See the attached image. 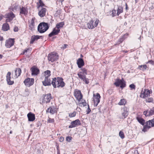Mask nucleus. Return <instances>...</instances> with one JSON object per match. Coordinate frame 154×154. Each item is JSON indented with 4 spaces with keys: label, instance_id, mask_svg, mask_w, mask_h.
<instances>
[{
    "label": "nucleus",
    "instance_id": "nucleus-1",
    "mask_svg": "<svg viewBox=\"0 0 154 154\" xmlns=\"http://www.w3.org/2000/svg\"><path fill=\"white\" fill-rule=\"evenodd\" d=\"M49 28L48 23L45 22L41 23L38 26V31L40 33H43L46 31Z\"/></svg>",
    "mask_w": 154,
    "mask_h": 154
},
{
    "label": "nucleus",
    "instance_id": "nucleus-2",
    "mask_svg": "<svg viewBox=\"0 0 154 154\" xmlns=\"http://www.w3.org/2000/svg\"><path fill=\"white\" fill-rule=\"evenodd\" d=\"M58 58V54L55 52H52L49 54L48 56V59L49 61L53 62L57 60Z\"/></svg>",
    "mask_w": 154,
    "mask_h": 154
},
{
    "label": "nucleus",
    "instance_id": "nucleus-3",
    "mask_svg": "<svg viewBox=\"0 0 154 154\" xmlns=\"http://www.w3.org/2000/svg\"><path fill=\"white\" fill-rule=\"evenodd\" d=\"M153 126H154V119L149 120L147 122L145 125L144 126L143 131L145 132L147 131V129H149L151 127Z\"/></svg>",
    "mask_w": 154,
    "mask_h": 154
},
{
    "label": "nucleus",
    "instance_id": "nucleus-4",
    "mask_svg": "<svg viewBox=\"0 0 154 154\" xmlns=\"http://www.w3.org/2000/svg\"><path fill=\"white\" fill-rule=\"evenodd\" d=\"M77 75L79 77L85 82V83L88 84L89 83V79L88 78H86V75L83 74L81 72H79Z\"/></svg>",
    "mask_w": 154,
    "mask_h": 154
},
{
    "label": "nucleus",
    "instance_id": "nucleus-5",
    "mask_svg": "<svg viewBox=\"0 0 154 154\" xmlns=\"http://www.w3.org/2000/svg\"><path fill=\"white\" fill-rule=\"evenodd\" d=\"M5 16V17L7 18L6 20V22H11L15 17L14 14L12 12L6 14Z\"/></svg>",
    "mask_w": 154,
    "mask_h": 154
},
{
    "label": "nucleus",
    "instance_id": "nucleus-6",
    "mask_svg": "<svg viewBox=\"0 0 154 154\" xmlns=\"http://www.w3.org/2000/svg\"><path fill=\"white\" fill-rule=\"evenodd\" d=\"M43 95L44 97L42 100V103H45L49 102L52 98L51 94L49 93Z\"/></svg>",
    "mask_w": 154,
    "mask_h": 154
},
{
    "label": "nucleus",
    "instance_id": "nucleus-7",
    "mask_svg": "<svg viewBox=\"0 0 154 154\" xmlns=\"http://www.w3.org/2000/svg\"><path fill=\"white\" fill-rule=\"evenodd\" d=\"M74 95L79 102L80 101L82 98V95L81 91L79 90H75V91Z\"/></svg>",
    "mask_w": 154,
    "mask_h": 154
},
{
    "label": "nucleus",
    "instance_id": "nucleus-8",
    "mask_svg": "<svg viewBox=\"0 0 154 154\" xmlns=\"http://www.w3.org/2000/svg\"><path fill=\"white\" fill-rule=\"evenodd\" d=\"M34 82V79L28 78L26 79L24 81V83L25 85L27 87H30L32 85Z\"/></svg>",
    "mask_w": 154,
    "mask_h": 154
},
{
    "label": "nucleus",
    "instance_id": "nucleus-9",
    "mask_svg": "<svg viewBox=\"0 0 154 154\" xmlns=\"http://www.w3.org/2000/svg\"><path fill=\"white\" fill-rule=\"evenodd\" d=\"M71 125L69 126V128H72L78 126L81 124L80 121L79 119L72 121Z\"/></svg>",
    "mask_w": 154,
    "mask_h": 154
},
{
    "label": "nucleus",
    "instance_id": "nucleus-10",
    "mask_svg": "<svg viewBox=\"0 0 154 154\" xmlns=\"http://www.w3.org/2000/svg\"><path fill=\"white\" fill-rule=\"evenodd\" d=\"M14 39H9L6 41L5 46L7 48H10L14 45Z\"/></svg>",
    "mask_w": 154,
    "mask_h": 154
},
{
    "label": "nucleus",
    "instance_id": "nucleus-11",
    "mask_svg": "<svg viewBox=\"0 0 154 154\" xmlns=\"http://www.w3.org/2000/svg\"><path fill=\"white\" fill-rule=\"evenodd\" d=\"M114 84L117 87L120 85V87L123 88L125 86V84L123 80L118 79L114 83Z\"/></svg>",
    "mask_w": 154,
    "mask_h": 154
},
{
    "label": "nucleus",
    "instance_id": "nucleus-12",
    "mask_svg": "<svg viewBox=\"0 0 154 154\" xmlns=\"http://www.w3.org/2000/svg\"><path fill=\"white\" fill-rule=\"evenodd\" d=\"M94 97L93 100L94 105H95L96 106H97L98 103L100 102V94L97 93L96 95H95L94 94Z\"/></svg>",
    "mask_w": 154,
    "mask_h": 154
},
{
    "label": "nucleus",
    "instance_id": "nucleus-13",
    "mask_svg": "<svg viewBox=\"0 0 154 154\" xmlns=\"http://www.w3.org/2000/svg\"><path fill=\"white\" fill-rule=\"evenodd\" d=\"M43 85L45 86H50L51 85V82L49 77H45L44 80L43 81Z\"/></svg>",
    "mask_w": 154,
    "mask_h": 154
},
{
    "label": "nucleus",
    "instance_id": "nucleus-14",
    "mask_svg": "<svg viewBox=\"0 0 154 154\" xmlns=\"http://www.w3.org/2000/svg\"><path fill=\"white\" fill-rule=\"evenodd\" d=\"M11 72H8L6 75V81L8 84L9 85H11L14 83L13 81H11Z\"/></svg>",
    "mask_w": 154,
    "mask_h": 154
},
{
    "label": "nucleus",
    "instance_id": "nucleus-15",
    "mask_svg": "<svg viewBox=\"0 0 154 154\" xmlns=\"http://www.w3.org/2000/svg\"><path fill=\"white\" fill-rule=\"evenodd\" d=\"M150 92L148 89H145L143 93H142L140 95V97L143 98L148 97L149 96Z\"/></svg>",
    "mask_w": 154,
    "mask_h": 154
},
{
    "label": "nucleus",
    "instance_id": "nucleus-16",
    "mask_svg": "<svg viewBox=\"0 0 154 154\" xmlns=\"http://www.w3.org/2000/svg\"><path fill=\"white\" fill-rule=\"evenodd\" d=\"M57 82L58 84L57 88H62L65 86V84L62 78L58 77Z\"/></svg>",
    "mask_w": 154,
    "mask_h": 154
},
{
    "label": "nucleus",
    "instance_id": "nucleus-17",
    "mask_svg": "<svg viewBox=\"0 0 154 154\" xmlns=\"http://www.w3.org/2000/svg\"><path fill=\"white\" fill-rule=\"evenodd\" d=\"M122 110V119H125L128 115V109L126 107H124Z\"/></svg>",
    "mask_w": 154,
    "mask_h": 154
},
{
    "label": "nucleus",
    "instance_id": "nucleus-18",
    "mask_svg": "<svg viewBox=\"0 0 154 154\" xmlns=\"http://www.w3.org/2000/svg\"><path fill=\"white\" fill-rule=\"evenodd\" d=\"M35 18H32L30 23L29 25V29L32 31H33L35 29Z\"/></svg>",
    "mask_w": 154,
    "mask_h": 154
},
{
    "label": "nucleus",
    "instance_id": "nucleus-19",
    "mask_svg": "<svg viewBox=\"0 0 154 154\" xmlns=\"http://www.w3.org/2000/svg\"><path fill=\"white\" fill-rule=\"evenodd\" d=\"M60 29H58L56 27L54 28L53 31L49 34V37H51L53 35H57L60 32Z\"/></svg>",
    "mask_w": 154,
    "mask_h": 154
},
{
    "label": "nucleus",
    "instance_id": "nucleus-20",
    "mask_svg": "<svg viewBox=\"0 0 154 154\" xmlns=\"http://www.w3.org/2000/svg\"><path fill=\"white\" fill-rule=\"evenodd\" d=\"M31 69L32 71V75H37L39 73V69L35 66H33Z\"/></svg>",
    "mask_w": 154,
    "mask_h": 154
},
{
    "label": "nucleus",
    "instance_id": "nucleus-21",
    "mask_svg": "<svg viewBox=\"0 0 154 154\" xmlns=\"http://www.w3.org/2000/svg\"><path fill=\"white\" fill-rule=\"evenodd\" d=\"M46 9L45 8H42L38 12V15L41 17H43L45 15Z\"/></svg>",
    "mask_w": 154,
    "mask_h": 154
},
{
    "label": "nucleus",
    "instance_id": "nucleus-22",
    "mask_svg": "<svg viewBox=\"0 0 154 154\" xmlns=\"http://www.w3.org/2000/svg\"><path fill=\"white\" fill-rule=\"evenodd\" d=\"M77 64L79 68H80L84 65L83 60L81 58H79L77 60Z\"/></svg>",
    "mask_w": 154,
    "mask_h": 154
},
{
    "label": "nucleus",
    "instance_id": "nucleus-23",
    "mask_svg": "<svg viewBox=\"0 0 154 154\" xmlns=\"http://www.w3.org/2000/svg\"><path fill=\"white\" fill-rule=\"evenodd\" d=\"M58 78V77H57V78H54L52 79L51 84L54 88H56L57 87Z\"/></svg>",
    "mask_w": 154,
    "mask_h": 154
},
{
    "label": "nucleus",
    "instance_id": "nucleus-24",
    "mask_svg": "<svg viewBox=\"0 0 154 154\" xmlns=\"http://www.w3.org/2000/svg\"><path fill=\"white\" fill-rule=\"evenodd\" d=\"M28 120L29 121H33L35 119V115L31 112H29L27 114Z\"/></svg>",
    "mask_w": 154,
    "mask_h": 154
},
{
    "label": "nucleus",
    "instance_id": "nucleus-25",
    "mask_svg": "<svg viewBox=\"0 0 154 154\" xmlns=\"http://www.w3.org/2000/svg\"><path fill=\"white\" fill-rule=\"evenodd\" d=\"M21 72V70L19 68H17L15 70L14 77L15 78H17L20 75Z\"/></svg>",
    "mask_w": 154,
    "mask_h": 154
},
{
    "label": "nucleus",
    "instance_id": "nucleus-26",
    "mask_svg": "<svg viewBox=\"0 0 154 154\" xmlns=\"http://www.w3.org/2000/svg\"><path fill=\"white\" fill-rule=\"evenodd\" d=\"M47 112L53 114L55 112V108L53 106H50L48 109Z\"/></svg>",
    "mask_w": 154,
    "mask_h": 154
},
{
    "label": "nucleus",
    "instance_id": "nucleus-27",
    "mask_svg": "<svg viewBox=\"0 0 154 154\" xmlns=\"http://www.w3.org/2000/svg\"><path fill=\"white\" fill-rule=\"evenodd\" d=\"M42 36H39V35H34L32 36L31 40L30 42V44H32L34 42L40 38V37H42Z\"/></svg>",
    "mask_w": 154,
    "mask_h": 154
},
{
    "label": "nucleus",
    "instance_id": "nucleus-28",
    "mask_svg": "<svg viewBox=\"0 0 154 154\" xmlns=\"http://www.w3.org/2000/svg\"><path fill=\"white\" fill-rule=\"evenodd\" d=\"M87 26L88 28L89 29H92L94 28L93 20H90L88 23H87Z\"/></svg>",
    "mask_w": 154,
    "mask_h": 154
},
{
    "label": "nucleus",
    "instance_id": "nucleus-29",
    "mask_svg": "<svg viewBox=\"0 0 154 154\" xmlns=\"http://www.w3.org/2000/svg\"><path fill=\"white\" fill-rule=\"evenodd\" d=\"M27 9L26 8L22 7V8H20V14L25 15L27 12Z\"/></svg>",
    "mask_w": 154,
    "mask_h": 154
},
{
    "label": "nucleus",
    "instance_id": "nucleus-30",
    "mask_svg": "<svg viewBox=\"0 0 154 154\" xmlns=\"http://www.w3.org/2000/svg\"><path fill=\"white\" fill-rule=\"evenodd\" d=\"M9 26L8 23H6L3 25L2 29L4 31H7L9 29Z\"/></svg>",
    "mask_w": 154,
    "mask_h": 154
},
{
    "label": "nucleus",
    "instance_id": "nucleus-31",
    "mask_svg": "<svg viewBox=\"0 0 154 154\" xmlns=\"http://www.w3.org/2000/svg\"><path fill=\"white\" fill-rule=\"evenodd\" d=\"M138 121L142 125H143L145 123V121L142 118L137 117L136 118Z\"/></svg>",
    "mask_w": 154,
    "mask_h": 154
},
{
    "label": "nucleus",
    "instance_id": "nucleus-32",
    "mask_svg": "<svg viewBox=\"0 0 154 154\" xmlns=\"http://www.w3.org/2000/svg\"><path fill=\"white\" fill-rule=\"evenodd\" d=\"M64 24L63 22L58 23L56 25V28L58 29H60V28L63 27V26L64 25Z\"/></svg>",
    "mask_w": 154,
    "mask_h": 154
},
{
    "label": "nucleus",
    "instance_id": "nucleus-33",
    "mask_svg": "<svg viewBox=\"0 0 154 154\" xmlns=\"http://www.w3.org/2000/svg\"><path fill=\"white\" fill-rule=\"evenodd\" d=\"M123 8L122 6H119L117 10V14L119 15L120 13L123 12Z\"/></svg>",
    "mask_w": 154,
    "mask_h": 154
},
{
    "label": "nucleus",
    "instance_id": "nucleus-34",
    "mask_svg": "<svg viewBox=\"0 0 154 154\" xmlns=\"http://www.w3.org/2000/svg\"><path fill=\"white\" fill-rule=\"evenodd\" d=\"M51 71L50 70H47L44 72V75L45 77H49L51 75Z\"/></svg>",
    "mask_w": 154,
    "mask_h": 154
},
{
    "label": "nucleus",
    "instance_id": "nucleus-35",
    "mask_svg": "<svg viewBox=\"0 0 154 154\" xmlns=\"http://www.w3.org/2000/svg\"><path fill=\"white\" fill-rule=\"evenodd\" d=\"M153 115H154V107L148 111V114H147V116H150Z\"/></svg>",
    "mask_w": 154,
    "mask_h": 154
},
{
    "label": "nucleus",
    "instance_id": "nucleus-36",
    "mask_svg": "<svg viewBox=\"0 0 154 154\" xmlns=\"http://www.w3.org/2000/svg\"><path fill=\"white\" fill-rule=\"evenodd\" d=\"M147 68V66L146 65H141L140 66L138 67V68L141 70H142L143 71H144L145 70H146Z\"/></svg>",
    "mask_w": 154,
    "mask_h": 154
},
{
    "label": "nucleus",
    "instance_id": "nucleus-37",
    "mask_svg": "<svg viewBox=\"0 0 154 154\" xmlns=\"http://www.w3.org/2000/svg\"><path fill=\"white\" fill-rule=\"evenodd\" d=\"M125 100L124 99H121L118 104L120 105H123L125 104Z\"/></svg>",
    "mask_w": 154,
    "mask_h": 154
},
{
    "label": "nucleus",
    "instance_id": "nucleus-38",
    "mask_svg": "<svg viewBox=\"0 0 154 154\" xmlns=\"http://www.w3.org/2000/svg\"><path fill=\"white\" fill-rule=\"evenodd\" d=\"M76 114V112L74 111L72 113H69V116L70 118L74 117L75 116Z\"/></svg>",
    "mask_w": 154,
    "mask_h": 154
},
{
    "label": "nucleus",
    "instance_id": "nucleus-39",
    "mask_svg": "<svg viewBox=\"0 0 154 154\" xmlns=\"http://www.w3.org/2000/svg\"><path fill=\"white\" fill-rule=\"evenodd\" d=\"M119 136L121 138L123 139L124 138L125 136L124 133L122 131H120L119 132Z\"/></svg>",
    "mask_w": 154,
    "mask_h": 154
},
{
    "label": "nucleus",
    "instance_id": "nucleus-40",
    "mask_svg": "<svg viewBox=\"0 0 154 154\" xmlns=\"http://www.w3.org/2000/svg\"><path fill=\"white\" fill-rule=\"evenodd\" d=\"M81 70L82 71V73L83 74H85V75L87 74V70L85 68H82L81 69Z\"/></svg>",
    "mask_w": 154,
    "mask_h": 154
},
{
    "label": "nucleus",
    "instance_id": "nucleus-41",
    "mask_svg": "<svg viewBox=\"0 0 154 154\" xmlns=\"http://www.w3.org/2000/svg\"><path fill=\"white\" fill-rule=\"evenodd\" d=\"M99 23V20L98 19H97L94 23V24H94V28L95 27H96L98 24V23Z\"/></svg>",
    "mask_w": 154,
    "mask_h": 154
},
{
    "label": "nucleus",
    "instance_id": "nucleus-42",
    "mask_svg": "<svg viewBox=\"0 0 154 154\" xmlns=\"http://www.w3.org/2000/svg\"><path fill=\"white\" fill-rule=\"evenodd\" d=\"M124 36H123L119 40H118V43L119 44L120 43H122L124 40V39L125 38H124Z\"/></svg>",
    "mask_w": 154,
    "mask_h": 154
},
{
    "label": "nucleus",
    "instance_id": "nucleus-43",
    "mask_svg": "<svg viewBox=\"0 0 154 154\" xmlns=\"http://www.w3.org/2000/svg\"><path fill=\"white\" fill-rule=\"evenodd\" d=\"M72 137L70 136H67L66 138V141L70 142L72 140Z\"/></svg>",
    "mask_w": 154,
    "mask_h": 154
},
{
    "label": "nucleus",
    "instance_id": "nucleus-44",
    "mask_svg": "<svg viewBox=\"0 0 154 154\" xmlns=\"http://www.w3.org/2000/svg\"><path fill=\"white\" fill-rule=\"evenodd\" d=\"M153 101V99L152 98H150L146 100V101L148 103L152 102Z\"/></svg>",
    "mask_w": 154,
    "mask_h": 154
},
{
    "label": "nucleus",
    "instance_id": "nucleus-45",
    "mask_svg": "<svg viewBox=\"0 0 154 154\" xmlns=\"http://www.w3.org/2000/svg\"><path fill=\"white\" fill-rule=\"evenodd\" d=\"M54 122V119H52L49 118L48 119V123H53Z\"/></svg>",
    "mask_w": 154,
    "mask_h": 154
},
{
    "label": "nucleus",
    "instance_id": "nucleus-46",
    "mask_svg": "<svg viewBox=\"0 0 154 154\" xmlns=\"http://www.w3.org/2000/svg\"><path fill=\"white\" fill-rule=\"evenodd\" d=\"M39 7H40V6L42 7L45 5L43 3L42 0H39Z\"/></svg>",
    "mask_w": 154,
    "mask_h": 154
},
{
    "label": "nucleus",
    "instance_id": "nucleus-47",
    "mask_svg": "<svg viewBox=\"0 0 154 154\" xmlns=\"http://www.w3.org/2000/svg\"><path fill=\"white\" fill-rule=\"evenodd\" d=\"M112 16L113 17H114L116 15V10H112Z\"/></svg>",
    "mask_w": 154,
    "mask_h": 154
},
{
    "label": "nucleus",
    "instance_id": "nucleus-48",
    "mask_svg": "<svg viewBox=\"0 0 154 154\" xmlns=\"http://www.w3.org/2000/svg\"><path fill=\"white\" fill-rule=\"evenodd\" d=\"M80 104H82L83 106H85L86 105V103L85 102V100H84L83 101H82L81 103H80Z\"/></svg>",
    "mask_w": 154,
    "mask_h": 154
},
{
    "label": "nucleus",
    "instance_id": "nucleus-49",
    "mask_svg": "<svg viewBox=\"0 0 154 154\" xmlns=\"http://www.w3.org/2000/svg\"><path fill=\"white\" fill-rule=\"evenodd\" d=\"M129 87L132 89H134L135 88V86L133 84H132L129 85Z\"/></svg>",
    "mask_w": 154,
    "mask_h": 154
},
{
    "label": "nucleus",
    "instance_id": "nucleus-50",
    "mask_svg": "<svg viewBox=\"0 0 154 154\" xmlns=\"http://www.w3.org/2000/svg\"><path fill=\"white\" fill-rule=\"evenodd\" d=\"M88 108L87 109L88 111H87V113H86V114H88L91 111V110L89 108V106L88 105Z\"/></svg>",
    "mask_w": 154,
    "mask_h": 154
},
{
    "label": "nucleus",
    "instance_id": "nucleus-51",
    "mask_svg": "<svg viewBox=\"0 0 154 154\" xmlns=\"http://www.w3.org/2000/svg\"><path fill=\"white\" fill-rule=\"evenodd\" d=\"M64 140V138L62 137H60L59 138V141L60 142H63Z\"/></svg>",
    "mask_w": 154,
    "mask_h": 154
},
{
    "label": "nucleus",
    "instance_id": "nucleus-52",
    "mask_svg": "<svg viewBox=\"0 0 154 154\" xmlns=\"http://www.w3.org/2000/svg\"><path fill=\"white\" fill-rule=\"evenodd\" d=\"M18 28L17 27H14V32H17L18 31Z\"/></svg>",
    "mask_w": 154,
    "mask_h": 154
},
{
    "label": "nucleus",
    "instance_id": "nucleus-53",
    "mask_svg": "<svg viewBox=\"0 0 154 154\" xmlns=\"http://www.w3.org/2000/svg\"><path fill=\"white\" fill-rule=\"evenodd\" d=\"M148 114V111H144L143 112V114L145 115L146 116H147V114Z\"/></svg>",
    "mask_w": 154,
    "mask_h": 154
},
{
    "label": "nucleus",
    "instance_id": "nucleus-54",
    "mask_svg": "<svg viewBox=\"0 0 154 154\" xmlns=\"http://www.w3.org/2000/svg\"><path fill=\"white\" fill-rule=\"evenodd\" d=\"M2 15L0 13V21L2 19Z\"/></svg>",
    "mask_w": 154,
    "mask_h": 154
},
{
    "label": "nucleus",
    "instance_id": "nucleus-55",
    "mask_svg": "<svg viewBox=\"0 0 154 154\" xmlns=\"http://www.w3.org/2000/svg\"><path fill=\"white\" fill-rule=\"evenodd\" d=\"M128 5L126 3H125V9L127 10L128 9Z\"/></svg>",
    "mask_w": 154,
    "mask_h": 154
},
{
    "label": "nucleus",
    "instance_id": "nucleus-56",
    "mask_svg": "<svg viewBox=\"0 0 154 154\" xmlns=\"http://www.w3.org/2000/svg\"><path fill=\"white\" fill-rule=\"evenodd\" d=\"M67 45H66V44H64V46L63 47V48H66L67 47Z\"/></svg>",
    "mask_w": 154,
    "mask_h": 154
},
{
    "label": "nucleus",
    "instance_id": "nucleus-57",
    "mask_svg": "<svg viewBox=\"0 0 154 154\" xmlns=\"http://www.w3.org/2000/svg\"><path fill=\"white\" fill-rule=\"evenodd\" d=\"M3 39V38L2 36H0V41H2Z\"/></svg>",
    "mask_w": 154,
    "mask_h": 154
},
{
    "label": "nucleus",
    "instance_id": "nucleus-58",
    "mask_svg": "<svg viewBox=\"0 0 154 154\" xmlns=\"http://www.w3.org/2000/svg\"><path fill=\"white\" fill-rule=\"evenodd\" d=\"M141 36H140L139 38H138V39L140 40V41H141Z\"/></svg>",
    "mask_w": 154,
    "mask_h": 154
},
{
    "label": "nucleus",
    "instance_id": "nucleus-59",
    "mask_svg": "<svg viewBox=\"0 0 154 154\" xmlns=\"http://www.w3.org/2000/svg\"><path fill=\"white\" fill-rule=\"evenodd\" d=\"M2 57V55L0 54V59H1Z\"/></svg>",
    "mask_w": 154,
    "mask_h": 154
},
{
    "label": "nucleus",
    "instance_id": "nucleus-60",
    "mask_svg": "<svg viewBox=\"0 0 154 154\" xmlns=\"http://www.w3.org/2000/svg\"><path fill=\"white\" fill-rule=\"evenodd\" d=\"M138 0H135V3H137L138 2Z\"/></svg>",
    "mask_w": 154,
    "mask_h": 154
},
{
    "label": "nucleus",
    "instance_id": "nucleus-61",
    "mask_svg": "<svg viewBox=\"0 0 154 154\" xmlns=\"http://www.w3.org/2000/svg\"><path fill=\"white\" fill-rule=\"evenodd\" d=\"M27 50H25L24 51H25V52H27Z\"/></svg>",
    "mask_w": 154,
    "mask_h": 154
},
{
    "label": "nucleus",
    "instance_id": "nucleus-62",
    "mask_svg": "<svg viewBox=\"0 0 154 154\" xmlns=\"http://www.w3.org/2000/svg\"><path fill=\"white\" fill-rule=\"evenodd\" d=\"M12 133V131H10V134H11V133Z\"/></svg>",
    "mask_w": 154,
    "mask_h": 154
},
{
    "label": "nucleus",
    "instance_id": "nucleus-63",
    "mask_svg": "<svg viewBox=\"0 0 154 154\" xmlns=\"http://www.w3.org/2000/svg\"><path fill=\"white\" fill-rule=\"evenodd\" d=\"M61 2H62L63 1H64V0H61Z\"/></svg>",
    "mask_w": 154,
    "mask_h": 154
},
{
    "label": "nucleus",
    "instance_id": "nucleus-64",
    "mask_svg": "<svg viewBox=\"0 0 154 154\" xmlns=\"http://www.w3.org/2000/svg\"><path fill=\"white\" fill-rule=\"evenodd\" d=\"M28 91V90H27V89H26V90H25V91Z\"/></svg>",
    "mask_w": 154,
    "mask_h": 154
}]
</instances>
